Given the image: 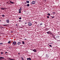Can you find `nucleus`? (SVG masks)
I'll return each instance as SVG.
<instances>
[{
	"label": "nucleus",
	"mask_w": 60,
	"mask_h": 60,
	"mask_svg": "<svg viewBox=\"0 0 60 60\" xmlns=\"http://www.w3.org/2000/svg\"><path fill=\"white\" fill-rule=\"evenodd\" d=\"M28 25L29 26H31L32 25V23L31 22H29L28 23Z\"/></svg>",
	"instance_id": "f257e3e1"
},
{
	"label": "nucleus",
	"mask_w": 60,
	"mask_h": 60,
	"mask_svg": "<svg viewBox=\"0 0 60 60\" xmlns=\"http://www.w3.org/2000/svg\"><path fill=\"white\" fill-rule=\"evenodd\" d=\"M17 25H18L17 24L16 25V26H17Z\"/></svg>",
	"instance_id": "79ce46f5"
},
{
	"label": "nucleus",
	"mask_w": 60,
	"mask_h": 60,
	"mask_svg": "<svg viewBox=\"0 0 60 60\" xmlns=\"http://www.w3.org/2000/svg\"><path fill=\"white\" fill-rule=\"evenodd\" d=\"M4 26H7V24L6 25H3Z\"/></svg>",
	"instance_id": "a211bd4d"
},
{
	"label": "nucleus",
	"mask_w": 60,
	"mask_h": 60,
	"mask_svg": "<svg viewBox=\"0 0 60 60\" xmlns=\"http://www.w3.org/2000/svg\"><path fill=\"white\" fill-rule=\"evenodd\" d=\"M2 17H4L5 16L4 15H2Z\"/></svg>",
	"instance_id": "5701e85b"
},
{
	"label": "nucleus",
	"mask_w": 60,
	"mask_h": 60,
	"mask_svg": "<svg viewBox=\"0 0 60 60\" xmlns=\"http://www.w3.org/2000/svg\"><path fill=\"white\" fill-rule=\"evenodd\" d=\"M31 4H35V1H33L32 2Z\"/></svg>",
	"instance_id": "f03ea898"
},
{
	"label": "nucleus",
	"mask_w": 60,
	"mask_h": 60,
	"mask_svg": "<svg viewBox=\"0 0 60 60\" xmlns=\"http://www.w3.org/2000/svg\"><path fill=\"white\" fill-rule=\"evenodd\" d=\"M19 22H20V21L19 20Z\"/></svg>",
	"instance_id": "ea45409f"
},
{
	"label": "nucleus",
	"mask_w": 60,
	"mask_h": 60,
	"mask_svg": "<svg viewBox=\"0 0 60 60\" xmlns=\"http://www.w3.org/2000/svg\"><path fill=\"white\" fill-rule=\"evenodd\" d=\"M1 22V20L0 19V22Z\"/></svg>",
	"instance_id": "a19ab883"
},
{
	"label": "nucleus",
	"mask_w": 60,
	"mask_h": 60,
	"mask_svg": "<svg viewBox=\"0 0 60 60\" xmlns=\"http://www.w3.org/2000/svg\"><path fill=\"white\" fill-rule=\"evenodd\" d=\"M5 54H6V55H7L8 54V52H5Z\"/></svg>",
	"instance_id": "6ab92c4d"
},
{
	"label": "nucleus",
	"mask_w": 60,
	"mask_h": 60,
	"mask_svg": "<svg viewBox=\"0 0 60 60\" xmlns=\"http://www.w3.org/2000/svg\"><path fill=\"white\" fill-rule=\"evenodd\" d=\"M19 13H21V11H19Z\"/></svg>",
	"instance_id": "2f4dec72"
},
{
	"label": "nucleus",
	"mask_w": 60,
	"mask_h": 60,
	"mask_svg": "<svg viewBox=\"0 0 60 60\" xmlns=\"http://www.w3.org/2000/svg\"><path fill=\"white\" fill-rule=\"evenodd\" d=\"M47 17L48 18V19H49V16H47Z\"/></svg>",
	"instance_id": "cd10ccee"
},
{
	"label": "nucleus",
	"mask_w": 60,
	"mask_h": 60,
	"mask_svg": "<svg viewBox=\"0 0 60 60\" xmlns=\"http://www.w3.org/2000/svg\"><path fill=\"white\" fill-rule=\"evenodd\" d=\"M48 30H49V29H47Z\"/></svg>",
	"instance_id": "37998d69"
},
{
	"label": "nucleus",
	"mask_w": 60,
	"mask_h": 60,
	"mask_svg": "<svg viewBox=\"0 0 60 60\" xmlns=\"http://www.w3.org/2000/svg\"><path fill=\"white\" fill-rule=\"evenodd\" d=\"M11 41H10L8 42V44H10V43H11Z\"/></svg>",
	"instance_id": "2eb2a0df"
},
{
	"label": "nucleus",
	"mask_w": 60,
	"mask_h": 60,
	"mask_svg": "<svg viewBox=\"0 0 60 60\" xmlns=\"http://www.w3.org/2000/svg\"><path fill=\"white\" fill-rule=\"evenodd\" d=\"M50 47H52V46H51V45H49Z\"/></svg>",
	"instance_id": "c756f323"
},
{
	"label": "nucleus",
	"mask_w": 60,
	"mask_h": 60,
	"mask_svg": "<svg viewBox=\"0 0 60 60\" xmlns=\"http://www.w3.org/2000/svg\"><path fill=\"white\" fill-rule=\"evenodd\" d=\"M9 20H7L6 21V22L8 23H9Z\"/></svg>",
	"instance_id": "9b49d317"
},
{
	"label": "nucleus",
	"mask_w": 60,
	"mask_h": 60,
	"mask_svg": "<svg viewBox=\"0 0 60 60\" xmlns=\"http://www.w3.org/2000/svg\"><path fill=\"white\" fill-rule=\"evenodd\" d=\"M18 54H19V55H20V53H18Z\"/></svg>",
	"instance_id": "e433bc0d"
},
{
	"label": "nucleus",
	"mask_w": 60,
	"mask_h": 60,
	"mask_svg": "<svg viewBox=\"0 0 60 60\" xmlns=\"http://www.w3.org/2000/svg\"><path fill=\"white\" fill-rule=\"evenodd\" d=\"M20 44H21V42H18L17 43V44L18 45H20Z\"/></svg>",
	"instance_id": "39448f33"
},
{
	"label": "nucleus",
	"mask_w": 60,
	"mask_h": 60,
	"mask_svg": "<svg viewBox=\"0 0 60 60\" xmlns=\"http://www.w3.org/2000/svg\"><path fill=\"white\" fill-rule=\"evenodd\" d=\"M9 48H12L11 47H9Z\"/></svg>",
	"instance_id": "4c0bfd02"
},
{
	"label": "nucleus",
	"mask_w": 60,
	"mask_h": 60,
	"mask_svg": "<svg viewBox=\"0 0 60 60\" xmlns=\"http://www.w3.org/2000/svg\"><path fill=\"white\" fill-rule=\"evenodd\" d=\"M25 24H26V22L25 23Z\"/></svg>",
	"instance_id": "58836bf2"
},
{
	"label": "nucleus",
	"mask_w": 60,
	"mask_h": 60,
	"mask_svg": "<svg viewBox=\"0 0 60 60\" xmlns=\"http://www.w3.org/2000/svg\"><path fill=\"white\" fill-rule=\"evenodd\" d=\"M50 34H52V33L51 32H50Z\"/></svg>",
	"instance_id": "473e14b6"
},
{
	"label": "nucleus",
	"mask_w": 60,
	"mask_h": 60,
	"mask_svg": "<svg viewBox=\"0 0 60 60\" xmlns=\"http://www.w3.org/2000/svg\"><path fill=\"white\" fill-rule=\"evenodd\" d=\"M3 44V43H0V45H2Z\"/></svg>",
	"instance_id": "dca6fc26"
},
{
	"label": "nucleus",
	"mask_w": 60,
	"mask_h": 60,
	"mask_svg": "<svg viewBox=\"0 0 60 60\" xmlns=\"http://www.w3.org/2000/svg\"><path fill=\"white\" fill-rule=\"evenodd\" d=\"M46 57L47 58H48V57H49V56L47 55V54H46Z\"/></svg>",
	"instance_id": "ddd939ff"
},
{
	"label": "nucleus",
	"mask_w": 60,
	"mask_h": 60,
	"mask_svg": "<svg viewBox=\"0 0 60 60\" xmlns=\"http://www.w3.org/2000/svg\"><path fill=\"white\" fill-rule=\"evenodd\" d=\"M0 6H1V5H0Z\"/></svg>",
	"instance_id": "a18cd8bd"
},
{
	"label": "nucleus",
	"mask_w": 60,
	"mask_h": 60,
	"mask_svg": "<svg viewBox=\"0 0 60 60\" xmlns=\"http://www.w3.org/2000/svg\"><path fill=\"white\" fill-rule=\"evenodd\" d=\"M9 4H11V3H9Z\"/></svg>",
	"instance_id": "c03bdc74"
},
{
	"label": "nucleus",
	"mask_w": 60,
	"mask_h": 60,
	"mask_svg": "<svg viewBox=\"0 0 60 60\" xmlns=\"http://www.w3.org/2000/svg\"><path fill=\"white\" fill-rule=\"evenodd\" d=\"M20 9H19V11H21L22 10V8L20 7Z\"/></svg>",
	"instance_id": "6e6552de"
},
{
	"label": "nucleus",
	"mask_w": 60,
	"mask_h": 60,
	"mask_svg": "<svg viewBox=\"0 0 60 60\" xmlns=\"http://www.w3.org/2000/svg\"><path fill=\"white\" fill-rule=\"evenodd\" d=\"M22 44H25V43L23 41H22Z\"/></svg>",
	"instance_id": "4468645a"
},
{
	"label": "nucleus",
	"mask_w": 60,
	"mask_h": 60,
	"mask_svg": "<svg viewBox=\"0 0 60 60\" xmlns=\"http://www.w3.org/2000/svg\"><path fill=\"white\" fill-rule=\"evenodd\" d=\"M48 15H49V16H50V14L49 13H48Z\"/></svg>",
	"instance_id": "4be33fe9"
},
{
	"label": "nucleus",
	"mask_w": 60,
	"mask_h": 60,
	"mask_svg": "<svg viewBox=\"0 0 60 60\" xmlns=\"http://www.w3.org/2000/svg\"><path fill=\"white\" fill-rule=\"evenodd\" d=\"M43 24L42 23H41L40 24V26H41V25H42Z\"/></svg>",
	"instance_id": "7c9ffc66"
},
{
	"label": "nucleus",
	"mask_w": 60,
	"mask_h": 60,
	"mask_svg": "<svg viewBox=\"0 0 60 60\" xmlns=\"http://www.w3.org/2000/svg\"><path fill=\"white\" fill-rule=\"evenodd\" d=\"M35 23H36V24H37V22H35Z\"/></svg>",
	"instance_id": "c9c22d12"
},
{
	"label": "nucleus",
	"mask_w": 60,
	"mask_h": 60,
	"mask_svg": "<svg viewBox=\"0 0 60 60\" xmlns=\"http://www.w3.org/2000/svg\"><path fill=\"white\" fill-rule=\"evenodd\" d=\"M27 60H31V58H27Z\"/></svg>",
	"instance_id": "9d476101"
},
{
	"label": "nucleus",
	"mask_w": 60,
	"mask_h": 60,
	"mask_svg": "<svg viewBox=\"0 0 60 60\" xmlns=\"http://www.w3.org/2000/svg\"><path fill=\"white\" fill-rule=\"evenodd\" d=\"M54 17H54V16H53V17H52V18H54Z\"/></svg>",
	"instance_id": "72a5a7b5"
},
{
	"label": "nucleus",
	"mask_w": 60,
	"mask_h": 60,
	"mask_svg": "<svg viewBox=\"0 0 60 60\" xmlns=\"http://www.w3.org/2000/svg\"><path fill=\"white\" fill-rule=\"evenodd\" d=\"M4 57H0V59H4Z\"/></svg>",
	"instance_id": "1a4fd4ad"
},
{
	"label": "nucleus",
	"mask_w": 60,
	"mask_h": 60,
	"mask_svg": "<svg viewBox=\"0 0 60 60\" xmlns=\"http://www.w3.org/2000/svg\"><path fill=\"white\" fill-rule=\"evenodd\" d=\"M19 19H21V17H19Z\"/></svg>",
	"instance_id": "bb28decb"
},
{
	"label": "nucleus",
	"mask_w": 60,
	"mask_h": 60,
	"mask_svg": "<svg viewBox=\"0 0 60 60\" xmlns=\"http://www.w3.org/2000/svg\"><path fill=\"white\" fill-rule=\"evenodd\" d=\"M52 13L53 14H55V12H52Z\"/></svg>",
	"instance_id": "b1692460"
},
{
	"label": "nucleus",
	"mask_w": 60,
	"mask_h": 60,
	"mask_svg": "<svg viewBox=\"0 0 60 60\" xmlns=\"http://www.w3.org/2000/svg\"><path fill=\"white\" fill-rule=\"evenodd\" d=\"M12 44L15 45H16V42L15 41H14L12 43Z\"/></svg>",
	"instance_id": "7ed1b4c3"
},
{
	"label": "nucleus",
	"mask_w": 60,
	"mask_h": 60,
	"mask_svg": "<svg viewBox=\"0 0 60 60\" xmlns=\"http://www.w3.org/2000/svg\"><path fill=\"white\" fill-rule=\"evenodd\" d=\"M1 55H3V52H1Z\"/></svg>",
	"instance_id": "412c9836"
},
{
	"label": "nucleus",
	"mask_w": 60,
	"mask_h": 60,
	"mask_svg": "<svg viewBox=\"0 0 60 60\" xmlns=\"http://www.w3.org/2000/svg\"><path fill=\"white\" fill-rule=\"evenodd\" d=\"M21 58L22 60H24V58H23V57H22Z\"/></svg>",
	"instance_id": "393cba45"
},
{
	"label": "nucleus",
	"mask_w": 60,
	"mask_h": 60,
	"mask_svg": "<svg viewBox=\"0 0 60 60\" xmlns=\"http://www.w3.org/2000/svg\"><path fill=\"white\" fill-rule=\"evenodd\" d=\"M27 40V39L26 38L24 39V40Z\"/></svg>",
	"instance_id": "f704fd0d"
},
{
	"label": "nucleus",
	"mask_w": 60,
	"mask_h": 60,
	"mask_svg": "<svg viewBox=\"0 0 60 60\" xmlns=\"http://www.w3.org/2000/svg\"><path fill=\"white\" fill-rule=\"evenodd\" d=\"M47 34H49V32H47Z\"/></svg>",
	"instance_id": "a878e982"
},
{
	"label": "nucleus",
	"mask_w": 60,
	"mask_h": 60,
	"mask_svg": "<svg viewBox=\"0 0 60 60\" xmlns=\"http://www.w3.org/2000/svg\"><path fill=\"white\" fill-rule=\"evenodd\" d=\"M9 59H10V60H14L13 59H10V58Z\"/></svg>",
	"instance_id": "aec40b11"
},
{
	"label": "nucleus",
	"mask_w": 60,
	"mask_h": 60,
	"mask_svg": "<svg viewBox=\"0 0 60 60\" xmlns=\"http://www.w3.org/2000/svg\"><path fill=\"white\" fill-rule=\"evenodd\" d=\"M48 32H49V34H50V32H50V31H48Z\"/></svg>",
	"instance_id": "c85d7f7f"
},
{
	"label": "nucleus",
	"mask_w": 60,
	"mask_h": 60,
	"mask_svg": "<svg viewBox=\"0 0 60 60\" xmlns=\"http://www.w3.org/2000/svg\"><path fill=\"white\" fill-rule=\"evenodd\" d=\"M30 5V4H27V6H29Z\"/></svg>",
	"instance_id": "f3484780"
},
{
	"label": "nucleus",
	"mask_w": 60,
	"mask_h": 60,
	"mask_svg": "<svg viewBox=\"0 0 60 60\" xmlns=\"http://www.w3.org/2000/svg\"><path fill=\"white\" fill-rule=\"evenodd\" d=\"M33 51H34L35 52H36V51H37V50H36L35 49H34L33 50Z\"/></svg>",
	"instance_id": "423d86ee"
},
{
	"label": "nucleus",
	"mask_w": 60,
	"mask_h": 60,
	"mask_svg": "<svg viewBox=\"0 0 60 60\" xmlns=\"http://www.w3.org/2000/svg\"><path fill=\"white\" fill-rule=\"evenodd\" d=\"M10 3L11 4H14V2H12L11 1H10Z\"/></svg>",
	"instance_id": "0eeeda50"
},
{
	"label": "nucleus",
	"mask_w": 60,
	"mask_h": 60,
	"mask_svg": "<svg viewBox=\"0 0 60 60\" xmlns=\"http://www.w3.org/2000/svg\"><path fill=\"white\" fill-rule=\"evenodd\" d=\"M26 3H27V4H29V1H26Z\"/></svg>",
	"instance_id": "f8f14e48"
},
{
	"label": "nucleus",
	"mask_w": 60,
	"mask_h": 60,
	"mask_svg": "<svg viewBox=\"0 0 60 60\" xmlns=\"http://www.w3.org/2000/svg\"><path fill=\"white\" fill-rule=\"evenodd\" d=\"M6 9V8H3V7H1V10H4V9Z\"/></svg>",
	"instance_id": "20e7f679"
}]
</instances>
